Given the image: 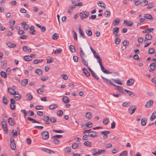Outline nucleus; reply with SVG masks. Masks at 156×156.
I'll use <instances>...</instances> for the list:
<instances>
[{"label":"nucleus","mask_w":156,"mask_h":156,"mask_svg":"<svg viewBox=\"0 0 156 156\" xmlns=\"http://www.w3.org/2000/svg\"><path fill=\"white\" fill-rule=\"evenodd\" d=\"M112 85L115 87L116 90L118 89L120 92L123 93V89L122 87L116 85L114 83Z\"/></svg>","instance_id":"9b49d317"},{"label":"nucleus","mask_w":156,"mask_h":156,"mask_svg":"<svg viewBox=\"0 0 156 156\" xmlns=\"http://www.w3.org/2000/svg\"><path fill=\"white\" fill-rule=\"evenodd\" d=\"M41 135L43 139L47 140L49 138V134L47 131H44L41 133Z\"/></svg>","instance_id":"7ed1b4c3"},{"label":"nucleus","mask_w":156,"mask_h":156,"mask_svg":"<svg viewBox=\"0 0 156 156\" xmlns=\"http://www.w3.org/2000/svg\"><path fill=\"white\" fill-rule=\"evenodd\" d=\"M83 63L87 67H88V62L87 61L85 60L84 58L81 59Z\"/></svg>","instance_id":"864d4df0"},{"label":"nucleus","mask_w":156,"mask_h":156,"mask_svg":"<svg viewBox=\"0 0 156 156\" xmlns=\"http://www.w3.org/2000/svg\"><path fill=\"white\" fill-rule=\"evenodd\" d=\"M136 109V107L135 105L130 106L128 109V112L130 114H133Z\"/></svg>","instance_id":"20e7f679"},{"label":"nucleus","mask_w":156,"mask_h":156,"mask_svg":"<svg viewBox=\"0 0 156 156\" xmlns=\"http://www.w3.org/2000/svg\"><path fill=\"white\" fill-rule=\"evenodd\" d=\"M130 102L129 101L125 102H123L122 104V106L124 107H129L130 105Z\"/></svg>","instance_id":"e433bc0d"},{"label":"nucleus","mask_w":156,"mask_h":156,"mask_svg":"<svg viewBox=\"0 0 156 156\" xmlns=\"http://www.w3.org/2000/svg\"><path fill=\"white\" fill-rule=\"evenodd\" d=\"M86 32L87 35L89 36H91L92 34V32L90 30L88 29L86 30Z\"/></svg>","instance_id":"603ef678"},{"label":"nucleus","mask_w":156,"mask_h":156,"mask_svg":"<svg viewBox=\"0 0 156 156\" xmlns=\"http://www.w3.org/2000/svg\"><path fill=\"white\" fill-rule=\"evenodd\" d=\"M152 38L151 34H147L145 35V38L148 40H151Z\"/></svg>","instance_id":"58836bf2"},{"label":"nucleus","mask_w":156,"mask_h":156,"mask_svg":"<svg viewBox=\"0 0 156 156\" xmlns=\"http://www.w3.org/2000/svg\"><path fill=\"white\" fill-rule=\"evenodd\" d=\"M156 118V111L154 112L151 117L150 118V120L151 121H153Z\"/></svg>","instance_id":"c756f323"},{"label":"nucleus","mask_w":156,"mask_h":156,"mask_svg":"<svg viewBox=\"0 0 156 156\" xmlns=\"http://www.w3.org/2000/svg\"><path fill=\"white\" fill-rule=\"evenodd\" d=\"M0 75H1V76L4 78H5L7 77L6 73H5V72L3 71H2L1 72Z\"/></svg>","instance_id":"3c124183"},{"label":"nucleus","mask_w":156,"mask_h":156,"mask_svg":"<svg viewBox=\"0 0 156 156\" xmlns=\"http://www.w3.org/2000/svg\"><path fill=\"white\" fill-rule=\"evenodd\" d=\"M124 23L127 26L129 27L131 26L133 24V22L131 21H127L126 20L124 21Z\"/></svg>","instance_id":"c85d7f7f"},{"label":"nucleus","mask_w":156,"mask_h":156,"mask_svg":"<svg viewBox=\"0 0 156 156\" xmlns=\"http://www.w3.org/2000/svg\"><path fill=\"white\" fill-rule=\"evenodd\" d=\"M96 58L97 59L98 62L100 65V66L102 65V59L100 58V56Z\"/></svg>","instance_id":"0e129e2a"},{"label":"nucleus","mask_w":156,"mask_h":156,"mask_svg":"<svg viewBox=\"0 0 156 156\" xmlns=\"http://www.w3.org/2000/svg\"><path fill=\"white\" fill-rule=\"evenodd\" d=\"M42 150L43 151L46 152L47 153H50V154L51 153H52V152L55 153V152L54 151H53L51 150L48 149L43 148L42 149Z\"/></svg>","instance_id":"49530a36"},{"label":"nucleus","mask_w":156,"mask_h":156,"mask_svg":"<svg viewBox=\"0 0 156 156\" xmlns=\"http://www.w3.org/2000/svg\"><path fill=\"white\" fill-rule=\"evenodd\" d=\"M6 45L10 48H13L16 47V45L15 43H8L6 44Z\"/></svg>","instance_id":"c9c22d12"},{"label":"nucleus","mask_w":156,"mask_h":156,"mask_svg":"<svg viewBox=\"0 0 156 156\" xmlns=\"http://www.w3.org/2000/svg\"><path fill=\"white\" fill-rule=\"evenodd\" d=\"M156 65L155 63H152L151 64L150 66V72L151 73H153L154 70L156 69Z\"/></svg>","instance_id":"ddd939ff"},{"label":"nucleus","mask_w":156,"mask_h":156,"mask_svg":"<svg viewBox=\"0 0 156 156\" xmlns=\"http://www.w3.org/2000/svg\"><path fill=\"white\" fill-rule=\"evenodd\" d=\"M89 15V13L88 11H82L80 14V16L82 20L87 17Z\"/></svg>","instance_id":"f257e3e1"},{"label":"nucleus","mask_w":156,"mask_h":156,"mask_svg":"<svg viewBox=\"0 0 156 156\" xmlns=\"http://www.w3.org/2000/svg\"><path fill=\"white\" fill-rule=\"evenodd\" d=\"M26 98L29 100H31L33 98L32 96L30 94H27L26 96Z\"/></svg>","instance_id":"e2e57ef3"},{"label":"nucleus","mask_w":156,"mask_h":156,"mask_svg":"<svg viewBox=\"0 0 156 156\" xmlns=\"http://www.w3.org/2000/svg\"><path fill=\"white\" fill-rule=\"evenodd\" d=\"M134 82V80L133 79H129L126 82V85L130 86L132 85Z\"/></svg>","instance_id":"f3484780"},{"label":"nucleus","mask_w":156,"mask_h":156,"mask_svg":"<svg viewBox=\"0 0 156 156\" xmlns=\"http://www.w3.org/2000/svg\"><path fill=\"white\" fill-rule=\"evenodd\" d=\"M120 22V20L119 18L115 19L112 22L113 26H115L118 25Z\"/></svg>","instance_id":"5701e85b"},{"label":"nucleus","mask_w":156,"mask_h":156,"mask_svg":"<svg viewBox=\"0 0 156 156\" xmlns=\"http://www.w3.org/2000/svg\"><path fill=\"white\" fill-rule=\"evenodd\" d=\"M85 125L87 127L90 128L92 127L93 124L91 122H87Z\"/></svg>","instance_id":"052dcab7"},{"label":"nucleus","mask_w":156,"mask_h":156,"mask_svg":"<svg viewBox=\"0 0 156 156\" xmlns=\"http://www.w3.org/2000/svg\"><path fill=\"white\" fill-rule=\"evenodd\" d=\"M124 90L125 92H126L129 95V96H131V95H133V96H135V94H134V93L131 91H129L128 90L126 89H125Z\"/></svg>","instance_id":"79ce46f5"},{"label":"nucleus","mask_w":156,"mask_h":156,"mask_svg":"<svg viewBox=\"0 0 156 156\" xmlns=\"http://www.w3.org/2000/svg\"><path fill=\"white\" fill-rule=\"evenodd\" d=\"M62 51V50L61 49H57L54 52V54L56 55L57 54H59L61 53Z\"/></svg>","instance_id":"bf43d9fd"},{"label":"nucleus","mask_w":156,"mask_h":156,"mask_svg":"<svg viewBox=\"0 0 156 156\" xmlns=\"http://www.w3.org/2000/svg\"><path fill=\"white\" fill-rule=\"evenodd\" d=\"M119 28L118 27H115L113 29V34H117L119 32Z\"/></svg>","instance_id":"09e8293b"},{"label":"nucleus","mask_w":156,"mask_h":156,"mask_svg":"<svg viewBox=\"0 0 156 156\" xmlns=\"http://www.w3.org/2000/svg\"><path fill=\"white\" fill-rule=\"evenodd\" d=\"M23 50L25 52L28 51L29 52H31L32 50L30 48H28L26 46H24L23 47Z\"/></svg>","instance_id":"a878e982"},{"label":"nucleus","mask_w":156,"mask_h":156,"mask_svg":"<svg viewBox=\"0 0 156 156\" xmlns=\"http://www.w3.org/2000/svg\"><path fill=\"white\" fill-rule=\"evenodd\" d=\"M8 91L9 93L12 95H15L16 93V92L15 90L10 87L8 88Z\"/></svg>","instance_id":"dca6fc26"},{"label":"nucleus","mask_w":156,"mask_h":156,"mask_svg":"<svg viewBox=\"0 0 156 156\" xmlns=\"http://www.w3.org/2000/svg\"><path fill=\"white\" fill-rule=\"evenodd\" d=\"M84 144L87 146L90 147L91 146V143L89 141H86L84 142Z\"/></svg>","instance_id":"680f3d73"},{"label":"nucleus","mask_w":156,"mask_h":156,"mask_svg":"<svg viewBox=\"0 0 156 156\" xmlns=\"http://www.w3.org/2000/svg\"><path fill=\"white\" fill-rule=\"evenodd\" d=\"M105 150L104 149L99 150L96 153H93L92 154L94 156H95L97 155H100L102 153H103L105 152Z\"/></svg>","instance_id":"4468645a"},{"label":"nucleus","mask_w":156,"mask_h":156,"mask_svg":"<svg viewBox=\"0 0 156 156\" xmlns=\"http://www.w3.org/2000/svg\"><path fill=\"white\" fill-rule=\"evenodd\" d=\"M155 50L153 48H151L149 49L148 53L151 54H152L154 52Z\"/></svg>","instance_id":"774afa93"},{"label":"nucleus","mask_w":156,"mask_h":156,"mask_svg":"<svg viewBox=\"0 0 156 156\" xmlns=\"http://www.w3.org/2000/svg\"><path fill=\"white\" fill-rule=\"evenodd\" d=\"M62 100L65 103H68L69 101V98L67 96H64L62 98Z\"/></svg>","instance_id":"412c9836"},{"label":"nucleus","mask_w":156,"mask_h":156,"mask_svg":"<svg viewBox=\"0 0 156 156\" xmlns=\"http://www.w3.org/2000/svg\"><path fill=\"white\" fill-rule=\"evenodd\" d=\"M8 122L10 125L13 126L15 125V121L13 118L9 117L8 118Z\"/></svg>","instance_id":"0eeeda50"},{"label":"nucleus","mask_w":156,"mask_h":156,"mask_svg":"<svg viewBox=\"0 0 156 156\" xmlns=\"http://www.w3.org/2000/svg\"><path fill=\"white\" fill-rule=\"evenodd\" d=\"M43 61V59L37 60L35 59L33 61V63L34 64H37L42 62Z\"/></svg>","instance_id":"4d7b16f0"},{"label":"nucleus","mask_w":156,"mask_h":156,"mask_svg":"<svg viewBox=\"0 0 156 156\" xmlns=\"http://www.w3.org/2000/svg\"><path fill=\"white\" fill-rule=\"evenodd\" d=\"M36 25L41 29V31L42 32H44L46 31V28L45 27L42 26L37 23L36 24Z\"/></svg>","instance_id":"aec40b11"},{"label":"nucleus","mask_w":156,"mask_h":156,"mask_svg":"<svg viewBox=\"0 0 156 156\" xmlns=\"http://www.w3.org/2000/svg\"><path fill=\"white\" fill-rule=\"evenodd\" d=\"M10 140V147L12 150H15L16 149V147L14 140L12 137H11Z\"/></svg>","instance_id":"f03ea898"},{"label":"nucleus","mask_w":156,"mask_h":156,"mask_svg":"<svg viewBox=\"0 0 156 156\" xmlns=\"http://www.w3.org/2000/svg\"><path fill=\"white\" fill-rule=\"evenodd\" d=\"M81 146V144L80 143H73L72 145V148L73 149H75L77 148L80 147Z\"/></svg>","instance_id":"39448f33"},{"label":"nucleus","mask_w":156,"mask_h":156,"mask_svg":"<svg viewBox=\"0 0 156 156\" xmlns=\"http://www.w3.org/2000/svg\"><path fill=\"white\" fill-rule=\"evenodd\" d=\"M7 65V61L6 60H3L1 62V66L2 68L6 67Z\"/></svg>","instance_id":"2f4dec72"},{"label":"nucleus","mask_w":156,"mask_h":156,"mask_svg":"<svg viewBox=\"0 0 156 156\" xmlns=\"http://www.w3.org/2000/svg\"><path fill=\"white\" fill-rule=\"evenodd\" d=\"M110 133V131H102L101 132V134L103 135V138L105 139H107L108 137L107 134H109Z\"/></svg>","instance_id":"f8f14e48"},{"label":"nucleus","mask_w":156,"mask_h":156,"mask_svg":"<svg viewBox=\"0 0 156 156\" xmlns=\"http://www.w3.org/2000/svg\"><path fill=\"white\" fill-rule=\"evenodd\" d=\"M127 151L126 150L124 151L121 153L119 156H126L127 154Z\"/></svg>","instance_id":"69168bd1"},{"label":"nucleus","mask_w":156,"mask_h":156,"mask_svg":"<svg viewBox=\"0 0 156 156\" xmlns=\"http://www.w3.org/2000/svg\"><path fill=\"white\" fill-rule=\"evenodd\" d=\"M109 119L108 118H105V119H104L103 120V122L104 124L105 125H106L108 124V120Z\"/></svg>","instance_id":"338daca9"},{"label":"nucleus","mask_w":156,"mask_h":156,"mask_svg":"<svg viewBox=\"0 0 156 156\" xmlns=\"http://www.w3.org/2000/svg\"><path fill=\"white\" fill-rule=\"evenodd\" d=\"M43 120L45 121V124L46 125L50 124L49 121L50 120V118L48 116H45L44 117Z\"/></svg>","instance_id":"6e6552de"},{"label":"nucleus","mask_w":156,"mask_h":156,"mask_svg":"<svg viewBox=\"0 0 156 156\" xmlns=\"http://www.w3.org/2000/svg\"><path fill=\"white\" fill-rule=\"evenodd\" d=\"M58 107V105L56 104H53L50 105L49 106V108L51 110L54 109Z\"/></svg>","instance_id":"473e14b6"},{"label":"nucleus","mask_w":156,"mask_h":156,"mask_svg":"<svg viewBox=\"0 0 156 156\" xmlns=\"http://www.w3.org/2000/svg\"><path fill=\"white\" fill-rule=\"evenodd\" d=\"M14 97L15 100H20L21 98V96L20 94L18 93L15 94V95H14Z\"/></svg>","instance_id":"393cba45"},{"label":"nucleus","mask_w":156,"mask_h":156,"mask_svg":"<svg viewBox=\"0 0 156 156\" xmlns=\"http://www.w3.org/2000/svg\"><path fill=\"white\" fill-rule=\"evenodd\" d=\"M104 15L105 17L108 18L111 15L110 12L108 10L105 11L104 13Z\"/></svg>","instance_id":"b1692460"},{"label":"nucleus","mask_w":156,"mask_h":156,"mask_svg":"<svg viewBox=\"0 0 156 156\" xmlns=\"http://www.w3.org/2000/svg\"><path fill=\"white\" fill-rule=\"evenodd\" d=\"M50 121L51 123H54L56 121V119L55 117H52L50 118Z\"/></svg>","instance_id":"6e6d98bb"},{"label":"nucleus","mask_w":156,"mask_h":156,"mask_svg":"<svg viewBox=\"0 0 156 156\" xmlns=\"http://www.w3.org/2000/svg\"><path fill=\"white\" fill-rule=\"evenodd\" d=\"M153 101L150 100L147 102L145 106L146 108H149L153 105Z\"/></svg>","instance_id":"9d476101"},{"label":"nucleus","mask_w":156,"mask_h":156,"mask_svg":"<svg viewBox=\"0 0 156 156\" xmlns=\"http://www.w3.org/2000/svg\"><path fill=\"white\" fill-rule=\"evenodd\" d=\"M9 102L8 100L7 99V98L5 96H3V103L5 105H7Z\"/></svg>","instance_id":"de8ad7c7"},{"label":"nucleus","mask_w":156,"mask_h":156,"mask_svg":"<svg viewBox=\"0 0 156 156\" xmlns=\"http://www.w3.org/2000/svg\"><path fill=\"white\" fill-rule=\"evenodd\" d=\"M91 114L90 112L87 113L85 115L86 118L88 119H90L91 118Z\"/></svg>","instance_id":"37998d69"},{"label":"nucleus","mask_w":156,"mask_h":156,"mask_svg":"<svg viewBox=\"0 0 156 156\" xmlns=\"http://www.w3.org/2000/svg\"><path fill=\"white\" fill-rule=\"evenodd\" d=\"M28 83V80L27 79H24L22 81L21 85L23 86H25Z\"/></svg>","instance_id":"5fc2aeb1"},{"label":"nucleus","mask_w":156,"mask_h":156,"mask_svg":"<svg viewBox=\"0 0 156 156\" xmlns=\"http://www.w3.org/2000/svg\"><path fill=\"white\" fill-rule=\"evenodd\" d=\"M24 59L27 61H30L33 59L29 55H26L24 57Z\"/></svg>","instance_id":"7c9ffc66"},{"label":"nucleus","mask_w":156,"mask_h":156,"mask_svg":"<svg viewBox=\"0 0 156 156\" xmlns=\"http://www.w3.org/2000/svg\"><path fill=\"white\" fill-rule=\"evenodd\" d=\"M98 5L100 7L102 8H105L106 7V5L103 2H98Z\"/></svg>","instance_id":"ea45409f"},{"label":"nucleus","mask_w":156,"mask_h":156,"mask_svg":"<svg viewBox=\"0 0 156 156\" xmlns=\"http://www.w3.org/2000/svg\"><path fill=\"white\" fill-rule=\"evenodd\" d=\"M147 120L145 118L142 119H141V123L143 126H144L146 125Z\"/></svg>","instance_id":"c03bdc74"},{"label":"nucleus","mask_w":156,"mask_h":156,"mask_svg":"<svg viewBox=\"0 0 156 156\" xmlns=\"http://www.w3.org/2000/svg\"><path fill=\"white\" fill-rule=\"evenodd\" d=\"M92 75L96 79L98 80L99 79V77L97 76L96 73L93 71L92 73H91Z\"/></svg>","instance_id":"13d9d810"},{"label":"nucleus","mask_w":156,"mask_h":156,"mask_svg":"<svg viewBox=\"0 0 156 156\" xmlns=\"http://www.w3.org/2000/svg\"><path fill=\"white\" fill-rule=\"evenodd\" d=\"M112 80L117 84L120 85H122V83L119 79H117L116 80L114 79H112Z\"/></svg>","instance_id":"bb28decb"},{"label":"nucleus","mask_w":156,"mask_h":156,"mask_svg":"<svg viewBox=\"0 0 156 156\" xmlns=\"http://www.w3.org/2000/svg\"><path fill=\"white\" fill-rule=\"evenodd\" d=\"M144 17L146 19L151 20H152L154 19V18L152 17L151 15L149 14H144Z\"/></svg>","instance_id":"a211bd4d"},{"label":"nucleus","mask_w":156,"mask_h":156,"mask_svg":"<svg viewBox=\"0 0 156 156\" xmlns=\"http://www.w3.org/2000/svg\"><path fill=\"white\" fill-rule=\"evenodd\" d=\"M2 124L4 130L5 131L7 132L8 129L7 128V125L6 122L5 121H2Z\"/></svg>","instance_id":"423d86ee"},{"label":"nucleus","mask_w":156,"mask_h":156,"mask_svg":"<svg viewBox=\"0 0 156 156\" xmlns=\"http://www.w3.org/2000/svg\"><path fill=\"white\" fill-rule=\"evenodd\" d=\"M27 119L28 120L30 121H32V122L33 123H39L40 122H39L37 121L36 120L32 119L30 117H28L27 118Z\"/></svg>","instance_id":"f704fd0d"},{"label":"nucleus","mask_w":156,"mask_h":156,"mask_svg":"<svg viewBox=\"0 0 156 156\" xmlns=\"http://www.w3.org/2000/svg\"><path fill=\"white\" fill-rule=\"evenodd\" d=\"M35 73L39 75H41L42 74V70L40 69H36L35 71Z\"/></svg>","instance_id":"4c0bfd02"},{"label":"nucleus","mask_w":156,"mask_h":156,"mask_svg":"<svg viewBox=\"0 0 156 156\" xmlns=\"http://www.w3.org/2000/svg\"><path fill=\"white\" fill-rule=\"evenodd\" d=\"M79 33L80 34V36L83 38H85V36L83 34L82 30L81 29V27L79 28Z\"/></svg>","instance_id":"72a5a7b5"},{"label":"nucleus","mask_w":156,"mask_h":156,"mask_svg":"<svg viewBox=\"0 0 156 156\" xmlns=\"http://www.w3.org/2000/svg\"><path fill=\"white\" fill-rule=\"evenodd\" d=\"M83 72L87 76H90V74L87 71V70L85 68H83Z\"/></svg>","instance_id":"a19ab883"},{"label":"nucleus","mask_w":156,"mask_h":156,"mask_svg":"<svg viewBox=\"0 0 156 156\" xmlns=\"http://www.w3.org/2000/svg\"><path fill=\"white\" fill-rule=\"evenodd\" d=\"M88 136L91 137H93L97 136V133L95 131H91L89 133Z\"/></svg>","instance_id":"cd10ccee"},{"label":"nucleus","mask_w":156,"mask_h":156,"mask_svg":"<svg viewBox=\"0 0 156 156\" xmlns=\"http://www.w3.org/2000/svg\"><path fill=\"white\" fill-rule=\"evenodd\" d=\"M100 66L101 70L103 73L107 74L112 73L111 72H110L109 70L105 69L103 66V65Z\"/></svg>","instance_id":"1a4fd4ad"},{"label":"nucleus","mask_w":156,"mask_h":156,"mask_svg":"<svg viewBox=\"0 0 156 156\" xmlns=\"http://www.w3.org/2000/svg\"><path fill=\"white\" fill-rule=\"evenodd\" d=\"M80 55L81 58V59L83 58H84L86 57V55L85 53L81 47H80Z\"/></svg>","instance_id":"2eb2a0df"},{"label":"nucleus","mask_w":156,"mask_h":156,"mask_svg":"<svg viewBox=\"0 0 156 156\" xmlns=\"http://www.w3.org/2000/svg\"><path fill=\"white\" fill-rule=\"evenodd\" d=\"M101 77L103 79L104 81L106 82L107 83L109 84L113 85V83L110 80H108V79L105 78L102 76H101Z\"/></svg>","instance_id":"4be33fe9"},{"label":"nucleus","mask_w":156,"mask_h":156,"mask_svg":"<svg viewBox=\"0 0 156 156\" xmlns=\"http://www.w3.org/2000/svg\"><path fill=\"white\" fill-rule=\"evenodd\" d=\"M52 38L54 40H57L58 38V34L56 33H55L52 35Z\"/></svg>","instance_id":"8fccbe9b"},{"label":"nucleus","mask_w":156,"mask_h":156,"mask_svg":"<svg viewBox=\"0 0 156 156\" xmlns=\"http://www.w3.org/2000/svg\"><path fill=\"white\" fill-rule=\"evenodd\" d=\"M70 50L71 52L73 53H74L76 52V50L75 47L73 45H70L69 47Z\"/></svg>","instance_id":"a18cd8bd"},{"label":"nucleus","mask_w":156,"mask_h":156,"mask_svg":"<svg viewBox=\"0 0 156 156\" xmlns=\"http://www.w3.org/2000/svg\"><path fill=\"white\" fill-rule=\"evenodd\" d=\"M29 30H30L29 33L31 34H34L36 33V31L34 30V26H31L29 28Z\"/></svg>","instance_id":"6ab92c4d"}]
</instances>
